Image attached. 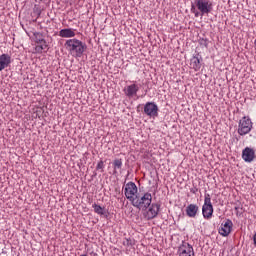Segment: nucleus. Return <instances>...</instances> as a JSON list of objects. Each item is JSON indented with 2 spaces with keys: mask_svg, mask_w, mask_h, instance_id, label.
<instances>
[{
  "mask_svg": "<svg viewBox=\"0 0 256 256\" xmlns=\"http://www.w3.org/2000/svg\"><path fill=\"white\" fill-rule=\"evenodd\" d=\"M138 91L139 86L137 84L129 85L124 89L126 97H134V95H137Z\"/></svg>",
  "mask_w": 256,
  "mask_h": 256,
  "instance_id": "obj_14",
  "label": "nucleus"
},
{
  "mask_svg": "<svg viewBox=\"0 0 256 256\" xmlns=\"http://www.w3.org/2000/svg\"><path fill=\"white\" fill-rule=\"evenodd\" d=\"M37 43H40V44L36 45V47H35L36 53H41L43 51V49L47 48V45L45 44V40L44 39H39L37 41Z\"/></svg>",
  "mask_w": 256,
  "mask_h": 256,
  "instance_id": "obj_17",
  "label": "nucleus"
},
{
  "mask_svg": "<svg viewBox=\"0 0 256 256\" xmlns=\"http://www.w3.org/2000/svg\"><path fill=\"white\" fill-rule=\"evenodd\" d=\"M59 36L64 38L75 37V31H73L71 28L62 29L59 32Z\"/></svg>",
  "mask_w": 256,
  "mask_h": 256,
  "instance_id": "obj_15",
  "label": "nucleus"
},
{
  "mask_svg": "<svg viewBox=\"0 0 256 256\" xmlns=\"http://www.w3.org/2000/svg\"><path fill=\"white\" fill-rule=\"evenodd\" d=\"M251 129H253V122L248 117H243L239 121L238 125V133L239 135H247V133H251Z\"/></svg>",
  "mask_w": 256,
  "mask_h": 256,
  "instance_id": "obj_5",
  "label": "nucleus"
},
{
  "mask_svg": "<svg viewBox=\"0 0 256 256\" xmlns=\"http://www.w3.org/2000/svg\"><path fill=\"white\" fill-rule=\"evenodd\" d=\"M123 245H125V247H131V245H133V242L130 239H126L123 242Z\"/></svg>",
  "mask_w": 256,
  "mask_h": 256,
  "instance_id": "obj_20",
  "label": "nucleus"
},
{
  "mask_svg": "<svg viewBox=\"0 0 256 256\" xmlns=\"http://www.w3.org/2000/svg\"><path fill=\"white\" fill-rule=\"evenodd\" d=\"M178 255L179 256H195V251L193 250V246L187 242H182V244L178 247Z\"/></svg>",
  "mask_w": 256,
  "mask_h": 256,
  "instance_id": "obj_9",
  "label": "nucleus"
},
{
  "mask_svg": "<svg viewBox=\"0 0 256 256\" xmlns=\"http://www.w3.org/2000/svg\"><path fill=\"white\" fill-rule=\"evenodd\" d=\"M123 167V161L121 159L114 160V169H121Z\"/></svg>",
  "mask_w": 256,
  "mask_h": 256,
  "instance_id": "obj_19",
  "label": "nucleus"
},
{
  "mask_svg": "<svg viewBox=\"0 0 256 256\" xmlns=\"http://www.w3.org/2000/svg\"><path fill=\"white\" fill-rule=\"evenodd\" d=\"M65 47L67 51H69V53L73 55V57H81V55H83V53H85V50L87 49V45L77 39L67 40L65 43Z\"/></svg>",
  "mask_w": 256,
  "mask_h": 256,
  "instance_id": "obj_2",
  "label": "nucleus"
},
{
  "mask_svg": "<svg viewBox=\"0 0 256 256\" xmlns=\"http://www.w3.org/2000/svg\"><path fill=\"white\" fill-rule=\"evenodd\" d=\"M144 113L148 117H157L159 115V107L155 102H147L144 105Z\"/></svg>",
  "mask_w": 256,
  "mask_h": 256,
  "instance_id": "obj_8",
  "label": "nucleus"
},
{
  "mask_svg": "<svg viewBox=\"0 0 256 256\" xmlns=\"http://www.w3.org/2000/svg\"><path fill=\"white\" fill-rule=\"evenodd\" d=\"M11 64V56L8 54H2L0 55V71H3V69H7L9 65Z\"/></svg>",
  "mask_w": 256,
  "mask_h": 256,
  "instance_id": "obj_12",
  "label": "nucleus"
},
{
  "mask_svg": "<svg viewBox=\"0 0 256 256\" xmlns=\"http://www.w3.org/2000/svg\"><path fill=\"white\" fill-rule=\"evenodd\" d=\"M202 215L204 219H211L213 217V204H211V195L209 194H205Z\"/></svg>",
  "mask_w": 256,
  "mask_h": 256,
  "instance_id": "obj_4",
  "label": "nucleus"
},
{
  "mask_svg": "<svg viewBox=\"0 0 256 256\" xmlns=\"http://www.w3.org/2000/svg\"><path fill=\"white\" fill-rule=\"evenodd\" d=\"M242 159H244L246 163H251V161L255 159V150L246 147L242 152Z\"/></svg>",
  "mask_w": 256,
  "mask_h": 256,
  "instance_id": "obj_11",
  "label": "nucleus"
},
{
  "mask_svg": "<svg viewBox=\"0 0 256 256\" xmlns=\"http://www.w3.org/2000/svg\"><path fill=\"white\" fill-rule=\"evenodd\" d=\"M191 66H192L194 71H199V69H201V60H199L198 57H194L191 60Z\"/></svg>",
  "mask_w": 256,
  "mask_h": 256,
  "instance_id": "obj_16",
  "label": "nucleus"
},
{
  "mask_svg": "<svg viewBox=\"0 0 256 256\" xmlns=\"http://www.w3.org/2000/svg\"><path fill=\"white\" fill-rule=\"evenodd\" d=\"M233 229V222L231 220H226L223 222L219 228V233L222 237H228Z\"/></svg>",
  "mask_w": 256,
  "mask_h": 256,
  "instance_id": "obj_10",
  "label": "nucleus"
},
{
  "mask_svg": "<svg viewBox=\"0 0 256 256\" xmlns=\"http://www.w3.org/2000/svg\"><path fill=\"white\" fill-rule=\"evenodd\" d=\"M103 167H104L103 161H100L98 162L96 169H103Z\"/></svg>",
  "mask_w": 256,
  "mask_h": 256,
  "instance_id": "obj_21",
  "label": "nucleus"
},
{
  "mask_svg": "<svg viewBox=\"0 0 256 256\" xmlns=\"http://www.w3.org/2000/svg\"><path fill=\"white\" fill-rule=\"evenodd\" d=\"M124 195L132 203L133 199H135V195H137V185L135 182H128L125 185Z\"/></svg>",
  "mask_w": 256,
  "mask_h": 256,
  "instance_id": "obj_7",
  "label": "nucleus"
},
{
  "mask_svg": "<svg viewBox=\"0 0 256 256\" xmlns=\"http://www.w3.org/2000/svg\"><path fill=\"white\" fill-rule=\"evenodd\" d=\"M152 201L153 196L151 195V193L147 192L143 196L136 195L135 199H132V205L133 207H136V209H139L140 211H147Z\"/></svg>",
  "mask_w": 256,
  "mask_h": 256,
  "instance_id": "obj_3",
  "label": "nucleus"
},
{
  "mask_svg": "<svg viewBox=\"0 0 256 256\" xmlns=\"http://www.w3.org/2000/svg\"><path fill=\"white\" fill-rule=\"evenodd\" d=\"M92 207L94 209V212L97 213V215H105V208L97 204H93Z\"/></svg>",
  "mask_w": 256,
  "mask_h": 256,
  "instance_id": "obj_18",
  "label": "nucleus"
},
{
  "mask_svg": "<svg viewBox=\"0 0 256 256\" xmlns=\"http://www.w3.org/2000/svg\"><path fill=\"white\" fill-rule=\"evenodd\" d=\"M253 242H254V245H255V247H256V233H255L254 236H253Z\"/></svg>",
  "mask_w": 256,
  "mask_h": 256,
  "instance_id": "obj_22",
  "label": "nucleus"
},
{
  "mask_svg": "<svg viewBox=\"0 0 256 256\" xmlns=\"http://www.w3.org/2000/svg\"><path fill=\"white\" fill-rule=\"evenodd\" d=\"M161 209V205L157 203H152L148 206V209L144 212V217L147 221H151V219H155L159 215V211Z\"/></svg>",
  "mask_w": 256,
  "mask_h": 256,
  "instance_id": "obj_6",
  "label": "nucleus"
},
{
  "mask_svg": "<svg viewBox=\"0 0 256 256\" xmlns=\"http://www.w3.org/2000/svg\"><path fill=\"white\" fill-rule=\"evenodd\" d=\"M197 213H199V206L197 204H190L186 207V215L188 217L195 218Z\"/></svg>",
  "mask_w": 256,
  "mask_h": 256,
  "instance_id": "obj_13",
  "label": "nucleus"
},
{
  "mask_svg": "<svg viewBox=\"0 0 256 256\" xmlns=\"http://www.w3.org/2000/svg\"><path fill=\"white\" fill-rule=\"evenodd\" d=\"M211 11H213V2L211 0H195L191 5V13H194L195 17L209 15Z\"/></svg>",
  "mask_w": 256,
  "mask_h": 256,
  "instance_id": "obj_1",
  "label": "nucleus"
}]
</instances>
